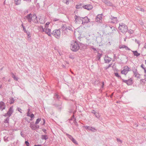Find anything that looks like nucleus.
Returning <instances> with one entry per match:
<instances>
[{
  "instance_id": "51",
  "label": "nucleus",
  "mask_w": 146,
  "mask_h": 146,
  "mask_svg": "<svg viewBox=\"0 0 146 146\" xmlns=\"http://www.w3.org/2000/svg\"><path fill=\"white\" fill-rule=\"evenodd\" d=\"M23 30L24 31V32L25 33H27V31L26 30V29H25V27H23Z\"/></svg>"
},
{
  "instance_id": "7",
  "label": "nucleus",
  "mask_w": 146,
  "mask_h": 146,
  "mask_svg": "<svg viewBox=\"0 0 146 146\" xmlns=\"http://www.w3.org/2000/svg\"><path fill=\"white\" fill-rule=\"evenodd\" d=\"M107 29L109 30L110 33H112L114 31H115L116 29L114 27L108 25L107 26Z\"/></svg>"
},
{
  "instance_id": "10",
  "label": "nucleus",
  "mask_w": 146,
  "mask_h": 146,
  "mask_svg": "<svg viewBox=\"0 0 146 146\" xmlns=\"http://www.w3.org/2000/svg\"><path fill=\"white\" fill-rule=\"evenodd\" d=\"M82 24L88 23L90 22V19H88L87 17H82Z\"/></svg>"
},
{
  "instance_id": "38",
  "label": "nucleus",
  "mask_w": 146,
  "mask_h": 146,
  "mask_svg": "<svg viewBox=\"0 0 146 146\" xmlns=\"http://www.w3.org/2000/svg\"><path fill=\"white\" fill-rule=\"evenodd\" d=\"M50 24V23L47 22L45 25V28H47L48 27V25Z\"/></svg>"
},
{
  "instance_id": "39",
  "label": "nucleus",
  "mask_w": 146,
  "mask_h": 146,
  "mask_svg": "<svg viewBox=\"0 0 146 146\" xmlns=\"http://www.w3.org/2000/svg\"><path fill=\"white\" fill-rule=\"evenodd\" d=\"M30 117L31 118V120H32L33 119V118H34V115L33 113H32L30 115Z\"/></svg>"
},
{
  "instance_id": "58",
  "label": "nucleus",
  "mask_w": 146,
  "mask_h": 146,
  "mask_svg": "<svg viewBox=\"0 0 146 146\" xmlns=\"http://www.w3.org/2000/svg\"><path fill=\"white\" fill-rule=\"evenodd\" d=\"M27 115L29 116V117H30V115H31V114H30V113H27Z\"/></svg>"
},
{
  "instance_id": "11",
  "label": "nucleus",
  "mask_w": 146,
  "mask_h": 146,
  "mask_svg": "<svg viewBox=\"0 0 146 146\" xmlns=\"http://www.w3.org/2000/svg\"><path fill=\"white\" fill-rule=\"evenodd\" d=\"M13 106L11 107L9 109L8 111L7 112V114H8L9 117H10L13 112Z\"/></svg>"
},
{
  "instance_id": "60",
  "label": "nucleus",
  "mask_w": 146,
  "mask_h": 146,
  "mask_svg": "<svg viewBox=\"0 0 146 146\" xmlns=\"http://www.w3.org/2000/svg\"><path fill=\"white\" fill-rule=\"evenodd\" d=\"M143 64H142L141 65V67L143 68V69H145V68H144L143 66Z\"/></svg>"
},
{
  "instance_id": "52",
  "label": "nucleus",
  "mask_w": 146,
  "mask_h": 146,
  "mask_svg": "<svg viewBox=\"0 0 146 146\" xmlns=\"http://www.w3.org/2000/svg\"><path fill=\"white\" fill-rule=\"evenodd\" d=\"M122 81H123V82L125 83H126L127 84V80H124L123 79H122Z\"/></svg>"
},
{
  "instance_id": "16",
  "label": "nucleus",
  "mask_w": 146,
  "mask_h": 146,
  "mask_svg": "<svg viewBox=\"0 0 146 146\" xmlns=\"http://www.w3.org/2000/svg\"><path fill=\"white\" fill-rule=\"evenodd\" d=\"M108 58V56H106V55L105 56V57H104V60L105 61V63H109L111 61V58H110V59H107V58Z\"/></svg>"
},
{
  "instance_id": "54",
  "label": "nucleus",
  "mask_w": 146,
  "mask_h": 146,
  "mask_svg": "<svg viewBox=\"0 0 146 146\" xmlns=\"http://www.w3.org/2000/svg\"><path fill=\"white\" fill-rule=\"evenodd\" d=\"M42 131L43 132H44L45 133H46V130L45 129H42Z\"/></svg>"
},
{
  "instance_id": "37",
  "label": "nucleus",
  "mask_w": 146,
  "mask_h": 146,
  "mask_svg": "<svg viewBox=\"0 0 146 146\" xmlns=\"http://www.w3.org/2000/svg\"><path fill=\"white\" fill-rule=\"evenodd\" d=\"M96 17L99 18V20H101L102 19V16L101 15H98Z\"/></svg>"
},
{
  "instance_id": "49",
  "label": "nucleus",
  "mask_w": 146,
  "mask_h": 146,
  "mask_svg": "<svg viewBox=\"0 0 146 146\" xmlns=\"http://www.w3.org/2000/svg\"><path fill=\"white\" fill-rule=\"evenodd\" d=\"M100 20H99V18H97V17H96V21H100Z\"/></svg>"
},
{
  "instance_id": "19",
  "label": "nucleus",
  "mask_w": 146,
  "mask_h": 146,
  "mask_svg": "<svg viewBox=\"0 0 146 146\" xmlns=\"http://www.w3.org/2000/svg\"><path fill=\"white\" fill-rule=\"evenodd\" d=\"M127 84L128 85H131L132 84V80L131 78L127 80Z\"/></svg>"
},
{
  "instance_id": "57",
  "label": "nucleus",
  "mask_w": 146,
  "mask_h": 146,
  "mask_svg": "<svg viewBox=\"0 0 146 146\" xmlns=\"http://www.w3.org/2000/svg\"><path fill=\"white\" fill-rule=\"evenodd\" d=\"M58 19H53V21H58Z\"/></svg>"
},
{
  "instance_id": "55",
  "label": "nucleus",
  "mask_w": 146,
  "mask_h": 146,
  "mask_svg": "<svg viewBox=\"0 0 146 146\" xmlns=\"http://www.w3.org/2000/svg\"><path fill=\"white\" fill-rule=\"evenodd\" d=\"M18 111H19L20 113H21V109L20 108H18Z\"/></svg>"
},
{
  "instance_id": "26",
  "label": "nucleus",
  "mask_w": 146,
  "mask_h": 146,
  "mask_svg": "<svg viewBox=\"0 0 146 146\" xmlns=\"http://www.w3.org/2000/svg\"><path fill=\"white\" fill-rule=\"evenodd\" d=\"M136 9L138 10L141 11H144V9L139 7H137L135 8Z\"/></svg>"
},
{
  "instance_id": "45",
  "label": "nucleus",
  "mask_w": 146,
  "mask_h": 146,
  "mask_svg": "<svg viewBox=\"0 0 146 146\" xmlns=\"http://www.w3.org/2000/svg\"><path fill=\"white\" fill-rule=\"evenodd\" d=\"M8 138V137H6L5 136V137H4V141H5L6 142H7V141H8V140H7V139Z\"/></svg>"
},
{
  "instance_id": "24",
  "label": "nucleus",
  "mask_w": 146,
  "mask_h": 146,
  "mask_svg": "<svg viewBox=\"0 0 146 146\" xmlns=\"http://www.w3.org/2000/svg\"><path fill=\"white\" fill-rule=\"evenodd\" d=\"M102 54H100L99 53H98V55L97 56V58L98 60H100Z\"/></svg>"
},
{
  "instance_id": "48",
  "label": "nucleus",
  "mask_w": 146,
  "mask_h": 146,
  "mask_svg": "<svg viewBox=\"0 0 146 146\" xmlns=\"http://www.w3.org/2000/svg\"><path fill=\"white\" fill-rule=\"evenodd\" d=\"M138 126V124L137 123H135L134 125V127H137Z\"/></svg>"
},
{
  "instance_id": "9",
  "label": "nucleus",
  "mask_w": 146,
  "mask_h": 146,
  "mask_svg": "<svg viewBox=\"0 0 146 146\" xmlns=\"http://www.w3.org/2000/svg\"><path fill=\"white\" fill-rule=\"evenodd\" d=\"M102 1L107 6L112 7H115V6L111 3L108 0H102Z\"/></svg>"
},
{
  "instance_id": "15",
  "label": "nucleus",
  "mask_w": 146,
  "mask_h": 146,
  "mask_svg": "<svg viewBox=\"0 0 146 146\" xmlns=\"http://www.w3.org/2000/svg\"><path fill=\"white\" fill-rule=\"evenodd\" d=\"M110 18L112 20L111 22L113 23H115L117 22V17H114L111 16V17H110Z\"/></svg>"
},
{
  "instance_id": "42",
  "label": "nucleus",
  "mask_w": 146,
  "mask_h": 146,
  "mask_svg": "<svg viewBox=\"0 0 146 146\" xmlns=\"http://www.w3.org/2000/svg\"><path fill=\"white\" fill-rule=\"evenodd\" d=\"M91 127L92 128H91L90 131H92L93 132H95V130H96L95 128L93 127Z\"/></svg>"
},
{
  "instance_id": "47",
  "label": "nucleus",
  "mask_w": 146,
  "mask_h": 146,
  "mask_svg": "<svg viewBox=\"0 0 146 146\" xmlns=\"http://www.w3.org/2000/svg\"><path fill=\"white\" fill-rule=\"evenodd\" d=\"M25 143L27 145V146H29V142L28 141H25Z\"/></svg>"
},
{
  "instance_id": "4",
  "label": "nucleus",
  "mask_w": 146,
  "mask_h": 146,
  "mask_svg": "<svg viewBox=\"0 0 146 146\" xmlns=\"http://www.w3.org/2000/svg\"><path fill=\"white\" fill-rule=\"evenodd\" d=\"M130 70V69L128 66H125L124 67L123 70H121V73L122 74L126 75L128 72Z\"/></svg>"
},
{
  "instance_id": "40",
  "label": "nucleus",
  "mask_w": 146,
  "mask_h": 146,
  "mask_svg": "<svg viewBox=\"0 0 146 146\" xmlns=\"http://www.w3.org/2000/svg\"><path fill=\"white\" fill-rule=\"evenodd\" d=\"M132 70L133 72L137 71V68L135 66H134L132 68Z\"/></svg>"
},
{
  "instance_id": "8",
  "label": "nucleus",
  "mask_w": 146,
  "mask_h": 146,
  "mask_svg": "<svg viewBox=\"0 0 146 146\" xmlns=\"http://www.w3.org/2000/svg\"><path fill=\"white\" fill-rule=\"evenodd\" d=\"M24 19L25 20H27L28 22L31 23L32 20V15L31 13H30L28 15L24 17Z\"/></svg>"
},
{
  "instance_id": "12",
  "label": "nucleus",
  "mask_w": 146,
  "mask_h": 146,
  "mask_svg": "<svg viewBox=\"0 0 146 146\" xmlns=\"http://www.w3.org/2000/svg\"><path fill=\"white\" fill-rule=\"evenodd\" d=\"M5 108V105L4 103L3 102H0V110L2 111Z\"/></svg>"
},
{
  "instance_id": "50",
  "label": "nucleus",
  "mask_w": 146,
  "mask_h": 146,
  "mask_svg": "<svg viewBox=\"0 0 146 146\" xmlns=\"http://www.w3.org/2000/svg\"><path fill=\"white\" fill-rule=\"evenodd\" d=\"M32 18H36L37 17L35 14H34L32 16Z\"/></svg>"
},
{
  "instance_id": "36",
  "label": "nucleus",
  "mask_w": 146,
  "mask_h": 146,
  "mask_svg": "<svg viewBox=\"0 0 146 146\" xmlns=\"http://www.w3.org/2000/svg\"><path fill=\"white\" fill-rule=\"evenodd\" d=\"M128 32L130 34H133L134 33V31L131 29H129L128 30Z\"/></svg>"
},
{
  "instance_id": "63",
  "label": "nucleus",
  "mask_w": 146,
  "mask_h": 146,
  "mask_svg": "<svg viewBox=\"0 0 146 146\" xmlns=\"http://www.w3.org/2000/svg\"><path fill=\"white\" fill-rule=\"evenodd\" d=\"M4 116L5 117H6L7 116H8V114H7V113H6L4 115Z\"/></svg>"
},
{
  "instance_id": "1",
  "label": "nucleus",
  "mask_w": 146,
  "mask_h": 146,
  "mask_svg": "<svg viewBox=\"0 0 146 146\" xmlns=\"http://www.w3.org/2000/svg\"><path fill=\"white\" fill-rule=\"evenodd\" d=\"M119 29L122 33H124L128 31V27L125 24L121 23L119 24Z\"/></svg>"
},
{
  "instance_id": "28",
  "label": "nucleus",
  "mask_w": 146,
  "mask_h": 146,
  "mask_svg": "<svg viewBox=\"0 0 146 146\" xmlns=\"http://www.w3.org/2000/svg\"><path fill=\"white\" fill-rule=\"evenodd\" d=\"M94 114L95 115L96 117L98 118L100 116V114L97 112H95Z\"/></svg>"
},
{
  "instance_id": "59",
  "label": "nucleus",
  "mask_w": 146,
  "mask_h": 146,
  "mask_svg": "<svg viewBox=\"0 0 146 146\" xmlns=\"http://www.w3.org/2000/svg\"><path fill=\"white\" fill-rule=\"evenodd\" d=\"M42 31L43 32H45V28L44 29L42 27Z\"/></svg>"
},
{
  "instance_id": "53",
  "label": "nucleus",
  "mask_w": 146,
  "mask_h": 146,
  "mask_svg": "<svg viewBox=\"0 0 146 146\" xmlns=\"http://www.w3.org/2000/svg\"><path fill=\"white\" fill-rule=\"evenodd\" d=\"M135 42H136V43H137L138 44H140L138 40H137L136 39L135 40Z\"/></svg>"
},
{
  "instance_id": "41",
  "label": "nucleus",
  "mask_w": 146,
  "mask_h": 146,
  "mask_svg": "<svg viewBox=\"0 0 146 146\" xmlns=\"http://www.w3.org/2000/svg\"><path fill=\"white\" fill-rule=\"evenodd\" d=\"M9 120V117H8L5 120L4 122L5 123H8Z\"/></svg>"
},
{
  "instance_id": "34",
  "label": "nucleus",
  "mask_w": 146,
  "mask_h": 146,
  "mask_svg": "<svg viewBox=\"0 0 146 146\" xmlns=\"http://www.w3.org/2000/svg\"><path fill=\"white\" fill-rule=\"evenodd\" d=\"M114 74H115V76L116 77H118L119 78H120V79H121V76H120L119 75V74H118V73H114Z\"/></svg>"
},
{
  "instance_id": "21",
  "label": "nucleus",
  "mask_w": 146,
  "mask_h": 146,
  "mask_svg": "<svg viewBox=\"0 0 146 146\" xmlns=\"http://www.w3.org/2000/svg\"><path fill=\"white\" fill-rule=\"evenodd\" d=\"M30 127L32 129L34 130H35V124L31 123L30 125Z\"/></svg>"
},
{
  "instance_id": "23",
  "label": "nucleus",
  "mask_w": 146,
  "mask_h": 146,
  "mask_svg": "<svg viewBox=\"0 0 146 146\" xmlns=\"http://www.w3.org/2000/svg\"><path fill=\"white\" fill-rule=\"evenodd\" d=\"M132 52L134 56H138L140 55V54L138 53L137 51H133Z\"/></svg>"
},
{
  "instance_id": "56",
  "label": "nucleus",
  "mask_w": 146,
  "mask_h": 146,
  "mask_svg": "<svg viewBox=\"0 0 146 146\" xmlns=\"http://www.w3.org/2000/svg\"><path fill=\"white\" fill-rule=\"evenodd\" d=\"M111 65H112L111 64H109L108 65V66L106 68V69L108 68L109 67H110L111 66Z\"/></svg>"
},
{
  "instance_id": "20",
  "label": "nucleus",
  "mask_w": 146,
  "mask_h": 146,
  "mask_svg": "<svg viewBox=\"0 0 146 146\" xmlns=\"http://www.w3.org/2000/svg\"><path fill=\"white\" fill-rule=\"evenodd\" d=\"M41 138L42 139L46 140L48 139V136L46 135H41Z\"/></svg>"
},
{
  "instance_id": "2",
  "label": "nucleus",
  "mask_w": 146,
  "mask_h": 146,
  "mask_svg": "<svg viewBox=\"0 0 146 146\" xmlns=\"http://www.w3.org/2000/svg\"><path fill=\"white\" fill-rule=\"evenodd\" d=\"M79 48V43L76 41H75L71 45L70 49L72 51L76 52L78 50Z\"/></svg>"
},
{
  "instance_id": "31",
  "label": "nucleus",
  "mask_w": 146,
  "mask_h": 146,
  "mask_svg": "<svg viewBox=\"0 0 146 146\" xmlns=\"http://www.w3.org/2000/svg\"><path fill=\"white\" fill-rule=\"evenodd\" d=\"M66 135L71 140L73 138L71 135H69L68 133H66Z\"/></svg>"
},
{
  "instance_id": "33",
  "label": "nucleus",
  "mask_w": 146,
  "mask_h": 146,
  "mask_svg": "<svg viewBox=\"0 0 146 146\" xmlns=\"http://www.w3.org/2000/svg\"><path fill=\"white\" fill-rule=\"evenodd\" d=\"M54 98L58 99L60 98V96L57 94H55L54 96Z\"/></svg>"
},
{
  "instance_id": "17",
  "label": "nucleus",
  "mask_w": 146,
  "mask_h": 146,
  "mask_svg": "<svg viewBox=\"0 0 146 146\" xmlns=\"http://www.w3.org/2000/svg\"><path fill=\"white\" fill-rule=\"evenodd\" d=\"M119 48H125L126 50H130V49L128 48L125 45H122L119 46Z\"/></svg>"
},
{
  "instance_id": "62",
  "label": "nucleus",
  "mask_w": 146,
  "mask_h": 146,
  "mask_svg": "<svg viewBox=\"0 0 146 146\" xmlns=\"http://www.w3.org/2000/svg\"><path fill=\"white\" fill-rule=\"evenodd\" d=\"M114 58L116 59V55L115 54H114Z\"/></svg>"
},
{
  "instance_id": "6",
  "label": "nucleus",
  "mask_w": 146,
  "mask_h": 146,
  "mask_svg": "<svg viewBox=\"0 0 146 146\" xmlns=\"http://www.w3.org/2000/svg\"><path fill=\"white\" fill-rule=\"evenodd\" d=\"M67 27H66V25H63V26L62 27L61 29L59 30H61V31H62V35H65L66 32H67Z\"/></svg>"
},
{
  "instance_id": "44",
  "label": "nucleus",
  "mask_w": 146,
  "mask_h": 146,
  "mask_svg": "<svg viewBox=\"0 0 146 146\" xmlns=\"http://www.w3.org/2000/svg\"><path fill=\"white\" fill-rule=\"evenodd\" d=\"M39 125H35V130L36 129H39Z\"/></svg>"
},
{
  "instance_id": "46",
  "label": "nucleus",
  "mask_w": 146,
  "mask_h": 146,
  "mask_svg": "<svg viewBox=\"0 0 146 146\" xmlns=\"http://www.w3.org/2000/svg\"><path fill=\"white\" fill-rule=\"evenodd\" d=\"M117 142H119L120 143H122V140H121L120 139H119L118 138H117Z\"/></svg>"
},
{
  "instance_id": "32",
  "label": "nucleus",
  "mask_w": 146,
  "mask_h": 146,
  "mask_svg": "<svg viewBox=\"0 0 146 146\" xmlns=\"http://www.w3.org/2000/svg\"><path fill=\"white\" fill-rule=\"evenodd\" d=\"M84 127L86 129H88L90 131L91 128H92L91 127L87 126H84Z\"/></svg>"
},
{
  "instance_id": "64",
  "label": "nucleus",
  "mask_w": 146,
  "mask_h": 146,
  "mask_svg": "<svg viewBox=\"0 0 146 146\" xmlns=\"http://www.w3.org/2000/svg\"><path fill=\"white\" fill-rule=\"evenodd\" d=\"M144 48H145L146 49V42L145 44V45H144Z\"/></svg>"
},
{
  "instance_id": "18",
  "label": "nucleus",
  "mask_w": 146,
  "mask_h": 146,
  "mask_svg": "<svg viewBox=\"0 0 146 146\" xmlns=\"http://www.w3.org/2000/svg\"><path fill=\"white\" fill-rule=\"evenodd\" d=\"M135 77H137V78H139V77L140 74H139L137 71H135L134 72H133Z\"/></svg>"
},
{
  "instance_id": "14",
  "label": "nucleus",
  "mask_w": 146,
  "mask_h": 146,
  "mask_svg": "<svg viewBox=\"0 0 146 146\" xmlns=\"http://www.w3.org/2000/svg\"><path fill=\"white\" fill-rule=\"evenodd\" d=\"M45 32L49 36H51V29H48L47 28H45Z\"/></svg>"
},
{
  "instance_id": "27",
  "label": "nucleus",
  "mask_w": 146,
  "mask_h": 146,
  "mask_svg": "<svg viewBox=\"0 0 146 146\" xmlns=\"http://www.w3.org/2000/svg\"><path fill=\"white\" fill-rule=\"evenodd\" d=\"M10 104H13L15 101V100L13 98H10Z\"/></svg>"
},
{
  "instance_id": "30",
  "label": "nucleus",
  "mask_w": 146,
  "mask_h": 146,
  "mask_svg": "<svg viewBox=\"0 0 146 146\" xmlns=\"http://www.w3.org/2000/svg\"><path fill=\"white\" fill-rule=\"evenodd\" d=\"M41 119L40 118H38L35 123V124L36 125L40 121Z\"/></svg>"
},
{
  "instance_id": "22",
  "label": "nucleus",
  "mask_w": 146,
  "mask_h": 146,
  "mask_svg": "<svg viewBox=\"0 0 146 146\" xmlns=\"http://www.w3.org/2000/svg\"><path fill=\"white\" fill-rule=\"evenodd\" d=\"M15 3L16 5H19L21 3V0H15Z\"/></svg>"
},
{
  "instance_id": "5",
  "label": "nucleus",
  "mask_w": 146,
  "mask_h": 146,
  "mask_svg": "<svg viewBox=\"0 0 146 146\" xmlns=\"http://www.w3.org/2000/svg\"><path fill=\"white\" fill-rule=\"evenodd\" d=\"M74 17L75 19V21L76 23H80L82 22V17L78 16L76 15L74 16Z\"/></svg>"
},
{
  "instance_id": "29",
  "label": "nucleus",
  "mask_w": 146,
  "mask_h": 146,
  "mask_svg": "<svg viewBox=\"0 0 146 146\" xmlns=\"http://www.w3.org/2000/svg\"><path fill=\"white\" fill-rule=\"evenodd\" d=\"M82 4H80L78 5H76V9H78L80 8H82Z\"/></svg>"
},
{
  "instance_id": "35",
  "label": "nucleus",
  "mask_w": 146,
  "mask_h": 146,
  "mask_svg": "<svg viewBox=\"0 0 146 146\" xmlns=\"http://www.w3.org/2000/svg\"><path fill=\"white\" fill-rule=\"evenodd\" d=\"M72 142L74 143V144H77L78 143H77V142L76 140L75 139H74V138H73L71 140Z\"/></svg>"
},
{
  "instance_id": "61",
  "label": "nucleus",
  "mask_w": 146,
  "mask_h": 146,
  "mask_svg": "<svg viewBox=\"0 0 146 146\" xmlns=\"http://www.w3.org/2000/svg\"><path fill=\"white\" fill-rule=\"evenodd\" d=\"M102 88L104 87V82H102Z\"/></svg>"
},
{
  "instance_id": "25",
  "label": "nucleus",
  "mask_w": 146,
  "mask_h": 146,
  "mask_svg": "<svg viewBox=\"0 0 146 146\" xmlns=\"http://www.w3.org/2000/svg\"><path fill=\"white\" fill-rule=\"evenodd\" d=\"M12 78H13V79H14V80H16V81L18 80V78L16 77L14 75V74L13 73H12Z\"/></svg>"
},
{
  "instance_id": "13",
  "label": "nucleus",
  "mask_w": 146,
  "mask_h": 146,
  "mask_svg": "<svg viewBox=\"0 0 146 146\" xmlns=\"http://www.w3.org/2000/svg\"><path fill=\"white\" fill-rule=\"evenodd\" d=\"M82 7L88 10H90L92 9V7L91 5H87L82 6Z\"/></svg>"
},
{
  "instance_id": "3",
  "label": "nucleus",
  "mask_w": 146,
  "mask_h": 146,
  "mask_svg": "<svg viewBox=\"0 0 146 146\" xmlns=\"http://www.w3.org/2000/svg\"><path fill=\"white\" fill-rule=\"evenodd\" d=\"M52 34L57 38H59L60 35V30L55 29L54 30L52 33Z\"/></svg>"
},
{
  "instance_id": "43",
  "label": "nucleus",
  "mask_w": 146,
  "mask_h": 146,
  "mask_svg": "<svg viewBox=\"0 0 146 146\" xmlns=\"http://www.w3.org/2000/svg\"><path fill=\"white\" fill-rule=\"evenodd\" d=\"M64 1L66 4H68L69 3V0H64Z\"/></svg>"
}]
</instances>
